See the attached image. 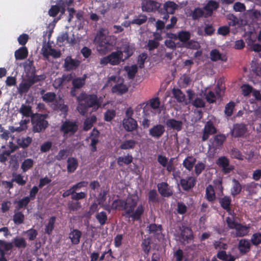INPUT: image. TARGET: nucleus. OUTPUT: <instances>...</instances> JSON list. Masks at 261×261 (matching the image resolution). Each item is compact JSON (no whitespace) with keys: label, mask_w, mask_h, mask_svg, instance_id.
Listing matches in <instances>:
<instances>
[{"label":"nucleus","mask_w":261,"mask_h":261,"mask_svg":"<svg viewBox=\"0 0 261 261\" xmlns=\"http://www.w3.org/2000/svg\"><path fill=\"white\" fill-rule=\"evenodd\" d=\"M76 101L78 103L77 110L82 115L86 114L89 108L97 110L100 106L97 96L94 94H88L83 92L76 96Z\"/></svg>","instance_id":"1"},{"label":"nucleus","mask_w":261,"mask_h":261,"mask_svg":"<svg viewBox=\"0 0 261 261\" xmlns=\"http://www.w3.org/2000/svg\"><path fill=\"white\" fill-rule=\"evenodd\" d=\"M139 199V197L137 194L129 195L125 199L126 205L122 216L127 218H132L134 221L139 220L144 213V207L142 204H139L135 211Z\"/></svg>","instance_id":"2"},{"label":"nucleus","mask_w":261,"mask_h":261,"mask_svg":"<svg viewBox=\"0 0 261 261\" xmlns=\"http://www.w3.org/2000/svg\"><path fill=\"white\" fill-rule=\"evenodd\" d=\"M95 40L97 43V50L100 54L105 55L110 51L116 44L114 37L106 36L101 31L96 36Z\"/></svg>","instance_id":"3"},{"label":"nucleus","mask_w":261,"mask_h":261,"mask_svg":"<svg viewBox=\"0 0 261 261\" xmlns=\"http://www.w3.org/2000/svg\"><path fill=\"white\" fill-rule=\"evenodd\" d=\"M47 114L36 113L31 117L32 132L34 133L44 132L48 127V122L46 120Z\"/></svg>","instance_id":"4"},{"label":"nucleus","mask_w":261,"mask_h":261,"mask_svg":"<svg viewBox=\"0 0 261 261\" xmlns=\"http://www.w3.org/2000/svg\"><path fill=\"white\" fill-rule=\"evenodd\" d=\"M123 60L122 51L117 50L112 52L107 56L101 58L100 60V64L106 66L109 64L112 66H116L119 65Z\"/></svg>","instance_id":"5"},{"label":"nucleus","mask_w":261,"mask_h":261,"mask_svg":"<svg viewBox=\"0 0 261 261\" xmlns=\"http://www.w3.org/2000/svg\"><path fill=\"white\" fill-rule=\"evenodd\" d=\"M226 222L229 228L236 230V235L237 237H242L246 236L249 232V226L243 225L241 223L236 222L233 218L227 217L226 218Z\"/></svg>","instance_id":"6"},{"label":"nucleus","mask_w":261,"mask_h":261,"mask_svg":"<svg viewBox=\"0 0 261 261\" xmlns=\"http://www.w3.org/2000/svg\"><path fill=\"white\" fill-rule=\"evenodd\" d=\"M180 232L177 237L181 244H188L193 240V231L191 228L182 226L180 227Z\"/></svg>","instance_id":"7"},{"label":"nucleus","mask_w":261,"mask_h":261,"mask_svg":"<svg viewBox=\"0 0 261 261\" xmlns=\"http://www.w3.org/2000/svg\"><path fill=\"white\" fill-rule=\"evenodd\" d=\"M161 4L152 0H142L141 9L143 12L159 13Z\"/></svg>","instance_id":"8"},{"label":"nucleus","mask_w":261,"mask_h":261,"mask_svg":"<svg viewBox=\"0 0 261 261\" xmlns=\"http://www.w3.org/2000/svg\"><path fill=\"white\" fill-rule=\"evenodd\" d=\"M78 129V126L75 122H72L69 120H66L62 124L60 130L64 133V135H73Z\"/></svg>","instance_id":"9"},{"label":"nucleus","mask_w":261,"mask_h":261,"mask_svg":"<svg viewBox=\"0 0 261 261\" xmlns=\"http://www.w3.org/2000/svg\"><path fill=\"white\" fill-rule=\"evenodd\" d=\"M247 131V127L244 123H236L230 131L231 135L234 138L244 137Z\"/></svg>","instance_id":"10"},{"label":"nucleus","mask_w":261,"mask_h":261,"mask_svg":"<svg viewBox=\"0 0 261 261\" xmlns=\"http://www.w3.org/2000/svg\"><path fill=\"white\" fill-rule=\"evenodd\" d=\"M180 184L184 191H189L196 184V177L194 176H188L186 178H181L180 179Z\"/></svg>","instance_id":"11"},{"label":"nucleus","mask_w":261,"mask_h":261,"mask_svg":"<svg viewBox=\"0 0 261 261\" xmlns=\"http://www.w3.org/2000/svg\"><path fill=\"white\" fill-rule=\"evenodd\" d=\"M217 133V128L214 125L212 121H208L204 125L202 136V141L207 140L210 135H212Z\"/></svg>","instance_id":"12"},{"label":"nucleus","mask_w":261,"mask_h":261,"mask_svg":"<svg viewBox=\"0 0 261 261\" xmlns=\"http://www.w3.org/2000/svg\"><path fill=\"white\" fill-rule=\"evenodd\" d=\"M226 139V137L224 134L216 135L210 140V146L214 150L219 149L222 147Z\"/></svg>","instance_id":"13"},{"label":"nucleus","mask_w":261,"mask_h":261,"mask_svg":"<svg viewBox=\"0 0 261 261\" xmlns=\"http://www.w3.org/2000/svg\"><path fill=\"white\" fill-rule=\"evenodd\" d=\"M165 132V127L163 125L159 124L153 126L149 130V135L151 137L159 139L164 134Z\"/></svg>","instance_id":"14"},{"label":"nucleus","mask_w":261,"mask_h":261,"mask_svg":"<svg viewBox=\"0 0 261 261\" xmlns=\"http://www.w3.org/2000/svg\"><path fill=\"white\" fill-rule=\"evenodd\" d=\"M238 249L241 255L246 254L250 251L251 243L250 241L246 239H241L238 244Z\"/></svg>","instance_id":"15"},{"label":"nucleus","mask_w":261,"mask_h":261,"mask_svg":"<svg viewBox=\"0 0 261 261\" xmlns=\"http://www.w3.org/2000/svg\"><path fill=\"white\" fill-rule=\"evenodd\" d=\"M81 62L77 59H73L71 56H67L65 59L64 67L66 71L75 69L79 66Z\"/></svg>","instance_id":"16"},{"label":"nucleus","mask_w":261,"mask_h":261,"mask_svg":"<svg viewBox=\"0 0 261 261\" xmlns=\"http://www.w3.org/2000/svg\"><path fill=\"white\" fill-rule=\"evenodd\" d=\"M158 191L161 195L164 197H168L172 195V191L170 189L168 184L165 182L158 184L157 185Z\"/></svg>","instance_id":"17"},{"label":"nucleus","mask_w":261,"mask_h":261,"mask_svg":"<svg viewBox=\"0 0 261 261\" xmlns=\"http://www.w3.org/2000/svg\"><path fill=\"white\" fill-rule=\"evenodd\" d=\"M166 125L168 128L179 132L182 127V122L180 120H177L174 118L168 119L166 121Z\"/></svg>","instance_id":"18"},{"label":"nucleus","mask_w":261,"mask_h":261,"mask_svg":"<svg viewBox=\"0 0 261 261\" xmlns=\"http://www.w3.org/2000/svg\"><path fill=\"white\" fill-rule=\"evenodd\" d=\"M177 8V5L176 4L173 2L168 1L164 4L163 8H160L159 13H165V12H167L170 14H173Z\"/></svg>","instance_id":"19"},{"label":"nucleus","mask_w":261,"mask_h":261,"mask_svg":"<svg viewBox=\"0 0 261 261\" xmlns=\"http://www.w3.org/2000/svg\"><path fill=\"white\" fill-rule=\"evenodd\" d=\"M123 126L127 132H132L138 127L137 121L133 119H123Z\"/></svg>","instance_id":"20"},{"label":"nucleus","mask_w":261,"mask_h":261,"mask_svg":"<svg viewBox=\"0 0 261 261\" xmlns=\"http://www.w3.org/2000/svg\"><path fill=\"white\" fill-rule=\"evenodd\" d=\"M82 234V232L79 229H73L71 230L69 233V238L70 239L72 244H79L80 242Z\"/></svg>","instance_id":"21"},{"label":"nucleus","mask_w":261,"mask_h":261,"mask_svg":"<svg viewBox=\"0 0 261 261\" xmlns=\"http://www.w3.org/2000/svg\"><path fill=\"white\" fill-rule=\"evenodd\" d=\"M219 3L215 1H208L206 4L203 7V10L206 12V15L211 16L213 11L217 9L219 7Z\"/></svg>","instance_id":"22"},{"label":"nucleus","mask_w":261,"mask_h":261,"mask_svg":"<svg viewBox=\"0 0 261 261\" xmlns=\"http://www.w3.org/2000/svg\"><path fill=\"white\" fill-rule=\"evenodd\" d=\"M210 55L211 60L214 62H216L219 60L226 62L227 59L225 55H222L217 49H212L210 51Z\"/></svg>","instance_id":"23"},{"label":"nucleus","mask_w":261,"mask_h":261,"mask_svg":"<svg viewBox=\"0 0 261 261\" xmlns=\"http://www.w3.org/2000/svg\"><path fill=\"white\" fill-rule=\"evenodd\" d=\"M32 86L33 85L28 79H23L22 82L19 84L18 87V93L22 94L27 93Z\"/></svg>","instance_id":"24"},{"label":"nucleus","mask_w":261,"mask_h":261,"mask_svg":"<svg viewBox=\"0 0 261 261\" xmlns=\"http://www.w3.org/2000/svg\"><path fill=\"white\" fill-rule=\"evenodd\" d=\"M67 170L68 173L74 172L78 167L77 160L73 157H69L67 160Z\"/></svg>","instance_id":"25"},{"label":"nucleus","mask_w":261,"mask_h":261,"mask_svg":"<svg viewBox=\"0 0 261 261\" xmlns=\"http://www.w3.org/2000/svg\"><path fill=\"white\" fill-rule=\"evenodd\" d=\"M133 161V157L131 154L128 153L124 156H119L117 159V163L119 167L123 165H128L132 163Z\"/></svg>","instance_id":"26"},{"label":"nucleus","mask_w":261,"mask_h":261,"mask_svg":"<svg viewBox=\"0 0 261 261\" xmlns=\"http://www.w3.org/2000/svg\"><path fill=\"white\" fill-rule=\"evenodd\" d=\"M242 189V185L240 184L239 181L234 178L233 179L232 186L230 189V194L233 197H235L236 196L239 195L241 193Z\"/></svg>","instance_id":"27"},{"label":"nucleus","mask_w":261,"mask_h":261,"mask_svg":"<svg viewBox=\"0 0 261 261\" xmlns=\"http://www.w3.org/2000/svg\"><path fill=\"white\" fill-rule=\"evenodd\" d=\"M28 55V50L26 47L22 46L15 51L16 60H21L25 59Z\"/></svg>","instance_id":"28"},{"label":"nucleus","mask_w":261,"mask_h":261,"mask_svg":"<svg viewBox=\"0 0 261 261\" xmlns=\"http://www.w3.org/2000/svg\"><path fill=\"white\" fill-rule=\"evenodd\" d=\"M196 159L193 156H187L183 161V166L188 170L191 171L195 164Z\"/></svg>","instance_id":"29"},{"label":"nucleus","mask_w":261,"mask_h":261,"mask_svg":"<svg viewBox=\"0 0 261 261\" xmlns=\"http://www.w3.org/2000/svg\"><path fill=\"white\" fill-rule=\"evenodd\" d=\"M56 221V217L51 216L48 219V221L47 224L45 226L44 230L45 232L50 235L51 234L53 230L55 228V224Z\"/></svg>","instance_id":"30"},{"label":"nucleus","mask_w":261,"mask_h":261,"mask_svg":"<svg viewBox=\"0 0 261 261\" xmlns=\"http://www.w3.org/2000/svg\"><path fill=\"white\" fill-rule=\"evenodd\" d=\"M219 203L223 210L228 209L231 203V198L229 196H224L218 199Z\"/></svg>","instance_id":"31"},{"label":"nucleus","mask_w":261,"mask_h":261,"mask_svg":"<svg viewBox=\"0 0 261 261\" xmlns=\"http://www.w3.org/2000/svg\"><path fill=\"white\" fill-rule=\"evenodd\" d=\"M172 93L177 102H182L185 100L186 96L180 89L174 88L172 90Z\"/></svg>","instance_id":"32"},{"label":"nucleus","mask_w":261,"mask_h":261,"mask_svg":"<svg viewBox=\"0 0 261 261\" xmlns=\"http://www.w3.org/2000/svg\"><path fill=\"white\" fill-rule=\"evenodd\" d=\"M217 257L219 259L224 261H234L236 259V257L231 254H227L226 252L224 250L218 251Z\"/></svg>","instance_id":"33"},{"label":"nucleus","mask_w":261,"mask_h":261,"mask_svg":"<svg viewBox=\"0 0 261 261\" xmlns=\"http://www.w3.org/2000/svg\"><path fill=\"white\" fill-rule=\"evenodd\" d=\"M32 142V138L30 137H21L18 139L17 143L18 145L22 148L25 149L28 147Z\"/></svg>","instance_id":"34"},{"label":"nucleus","mask_w":261,"mask_h":261,"mask_svg":"<svg viewBox=\"0 0 261 261\" xmlns=\"http://www.w3.org/2000/svg\"><path fill=\"white\" fill-rule=\"evenodd\" d=\"M128 90L126 86L123 84H118L114 85L112 88L113 93L118 94H123L126 93Z\"/></svg>","instance_id":"35"},{"label":"nucleus","mask_w":261,"mask_h":261,"mask_svg":"<svg viewBox=\"0 0 261 261\" xmlns=\"http://www.w3.org/2000/svg\"><path fill=\"white\" fill-rule=\"evenodd\" d=\"M13 246L18 248H25L27 244L25 239L22 237H15L12 240Z\"/></svg>","instance_id":"36"},{"label":"nucleus","mask_w":261,"mask_h":261,"mask_svg":"<svg viewBox=\"0 0 261 261\" xmlns=\"http://www.w3.org/2000/svg\"><path fill=\"white\" fill-rule=\"evenodd\" d=\"M126 205L125 200L117 199L114 200L112 204V207L114 210H125Z\"/></svg>","instance_id":"37"},{"label":"nucleus","mask_w":261,"mask_h":261,"mask_svg":"<svg viewBox=\"0 0 261 261\" xmlns=\"http://www.w3.org/2000/svg\"><path fill=\"white\" fill-rule=\"evenodd\" d=\"M86 75H84L82 77H76L72 80V86L78 89L82 88L85 84V80Z\"/></svg>","instance_id":"38"},{"label":"nucleus","mask_w":261,"mask_h":261,"mask_svg":"<svg viewBox=\"0 0 261 261\" xmlns=\"http://www.w3.org/2000/svg\"><path fill=\"white\" fill-rule=\"evenodd\" d=\"M205 196L207 200L210 202L213 201L216 199V195L213 187L209 185L206 188Z\"/></svg>","instance_id":"39"},{"label":"nucleus","mask_w":261,"mask_h":261,"mask_svg":"<svg viewBox=\"0 0 261 261\" xmlns=\"http://www.w3.org/2000/svg\"><path fill=\"white\" fill-rule=\"evenodd\" d=\"M191 38V34L189 31H181L178 33V39L185 44Z\"/></svg>","instance_id":"40"},{"label":"nucleus","mask_w":261,"mask_h":261,"mask_svg":"<svg viewBox=\"0 0 261 261\" xmlns=\"http://www.w3.org/2000/svg\"><path fill=\"white\" fill-rule=\"evenodd\" d=\"M19 112L23 116L26 117H29L33 115L32 112V108L29 105H25L22 104L19 109Z\"/></svg>","instance_id":"41"},{"label":"nucleus","mask_w":261,"mask_h":261,"mask_svg":"<svg viewBox=\"0 0 261 261\" xmlns=\"http://www.w3.org/2000/svg\"><path fill=\"white\" fill-rule=\"evenodd\" d=\"M136 144V141L134 140H127L122 142L120 145L121 149H133Z\"/></svg>","instance_id":"42"},{"label":"nucleus","mask_w":261,"mask_h":261,"mask_svg":"<svg viewBox=\"0 0 261 261\" xmlns=\"http://www.w3.org/2000/svg\"><path fill=\"white\" fill-rule=\"evenodd\" d=\"M24 220V215L22 212H15L13 217V221L14 224L20 225L23 223Z\"/></svg>","instance_id":"43"},{"label":"nucleus","mask_w":261,"mask_h":261,"mask_svg":"<svg viewBox=\"0 0 261 261\" xmlns=\"http://www.w3.org/2000/svg\"><path fill=\"white\" fill-rule=\"evenodd\" d=\"M147 20V17L145 14H140L138 17L134 18L132 20V24H137L138 25H142L145 23Z\"/></svg>","instance_id":"44"},{"label":"nucleus","mask_w":261,"mask_h":261,"mask_svg":"<svg viewBox=\"0 0 261 261\" xmlns=\"http://www.w3.org/2000/svg\"><path fill=\"white\" fill-rule=\"evenodd\" d=\"M34 165V161L32 159H25L22 163L21 165V169L23 172H25L30 169Z\"/></svg>","instance_id":"45"},{"label":"nucleus","mask_w":261,"mask_h":261,"mask_svg":"<svg viewBox=\"0 0 261 261\" xmlns=\"http://www.w3.org/2000/svg\"><path fill=\"white\" fill-rule=\"evenodd\" d=\"M28 80L30 82L32 85L35 83L45 79L44 75H37L35 74V71L31 73V75L28 77Z\"/></svg>","instance_id":"46"},{"label":"nucleus","mask_w":261,"mask_h":261,"mask_svg":"<svg viewBox=\"0 0 261 261\" xmlns=\"http://www.w3.org/2000/svg\"><path fill=\"white\" fill-rule=\"evenodd\" d=\"M56 98V94L54 92H48L42 96V100L46 103L54 102Z\"/></svg>","instance_id":"47"},{"label":"nucleus","mask_w":261,"mask_h":261,"mask_svg":"<svg viewBox=\"0 0 261 261\" xmlns=\"http://www.w3.org/2000/svg\"><path fill=\"white\" fill-rule=\"evenodd\" d=\"M30 200L29 199L28 197H24L18 201H15L14 203L17 204V208L18 210L21 208H25L30 202Z\"/></svg>","instance_id":"48"},{"label":"nucleus","mask_w":261,"mask_h":261,"mask_svg":"<svg viewBox=\"0 0 261 261\" xmlns=\"http://www.w3.org/2000/svg\"><path fill=\"white\" fill-rule=\"evenodd\" d=\"M95 218L101 226L105 225L108 220L107 214L103 211L97 213L95 216Z\"/></svg>","instance_id":"49"},{"label":"nucleus","mask_w":261,"mask_h":261,"mask_svg":"<svg viewBox=\"0 0 261 261\" xmlns=\"http://www.w3.org/2000/svg\"><path fill=\"white\" fill-rule=\"evenodd\" d=\"M235 103L232 101H230L226 105L224 113L226 116L230 117L232 115Z\"/></svg>","instance_id":"50"},{"label":"nucleus","mask_w":261,"mask_h":261,"mask_svg":"<svg viewBox=\"0 0 261 261\" xmlns=\"http://www.w3.org/2000/svg\"><path fill=\"white\" fill-rule=\"evenodd\" d=\"M250 242L251 244L255 246L261 244V233L255 232L253 233L251 237Z\"/></svg>","instance_id":"51"},{"label":"nucleus","mask_w":261,"mask_h":261,"mask_svg":"<svg viewBox=\"0 0 261 261\" xmlns=\"http://www.w3.org/2000/svg\"><path fill=\"white\" fill-rule=\"evenodd\" d=\"M148 202L155 203L159 201L158 193L155 190H150L148 194Z\"/></svg>","instance_id":"52"},{"label":"nucleus","mask_w":261,"mask_h":261,"mask_svg":"<svg viewBox=\"0 0 261 261\" xmlns=\"http://www.w3.org/2000/svg\"><path fill=\"white\" fill-rule=\"evenodd\" d=\"M183 47L188 49H198L200 47V45L196 41L189 40L184 44Z\"/></svg>","instance_id":"53"},{"label":"nucleus","mask_w":261,"mask_h":261,"mask_svg":"<svg viewBox=\"0 0 261 261\" xmlns=\"http://www.w3.org/2000/svg\"><path fill=\"white\" fill-rule=\"evenodd\" d=\"M223 239L221 238L219 240L214 242L213 245L215 249H223L224 251L227 249L228 245L226 243H223Z\"/></svg>","instance_id":"54"},{"label":"nucleus","mask_w":261,"mask_h":261,"mask_svg":"<svg viewBox=\"0 0 261 261\" xmlns=\"http://www.w3.org/2000/svg\"><path fill=\"white\" fill-rule=\"evenodd\" d=\"M12 176V181L16 182L20 186H24L25 184L26 181L23 179V176L21 174L13 173Z\"/></svg>","instance_id":"55"},{"label":"nucleus","mask_w":261,"mask_h":261,"mask_svg":"<svg viewBox=\"0 0 261 261\" xmlns=\"http://www.w3.org/2000/svg\"><path fill=\"white\" fill-rule=\"evenodd\" d=\"M204 14L203 10L200 8H196L192 12L191 15L193 20H197L201 17Z\"/></svg>","instance_id":"56"},{"label":"nucleus","mask_w":261,"mask_h":261,"mask_svg":"<svg viewBox=\"0 0 261 261\" xmlns=\"http://www.w3.org/2000/svg\"><path fill=\"white\" fill-rule=\"evenodd\" d=\"M63 102V100L61 99L59 102L56 101L57 103L55 105L57 109L59 110L63 114H66L68 111V107Z\"/></svg>","instance_id":"57"},{"label":"nucleus","mask_w":261,"mask_h":261,"mask_svg":"<svg viewBox=\"0 0 261 261\" xmlns=\"http://www.w3.org/2000/svg\"><path fill=\"white\" fill-rule=\"evenodd\" d=\"M126 70L127 72L128 77L129 79H133L138 71V67L136 65H133L128 68V70L126 69Z\"/></svg>","instance_id":"58"},{"label":"nucleus","mask_w":261,"mask_h":261,"mask_svg":"<svg viewBox=\"0 0 261 261\" xmlns=\"http://www.w3.org/2000/svg\"><path fill=\"white\" fill-rule=\"evenodd\" d=\"M25 233L27 234L28 238L30 241L35 240L38 235L37 231L33 228H31L27 230Z\"/></svg>","instance_id":"59"},{"label":"nucleus","mask_w":261,"mask_h":261,"mask_svg":"<svg viewBox=\"0 0 261 261\" xmlns=\"http://www.w3.org/2000/svg\"><path fill=\"white\" fill-rule=\"evenodd\" d=\"M81 207V205L80 202L79 201H69L68 203V209L72 212H74L77 211Z\"/></svg>","instance_id":"60"},{"label":"nucleus","mask_w":261,"mask_h":261,"mask_svg":"<svg viewBox=\"0 0 261 261\" xmlns=\"http://www.w3.org/2000/svg\"><path fill=\"white\" fill-rule=\"evenodd\" d=\"M147 57V55L145 53H143L138 56L137 62L140 68H144V63Z\"/></svg>","instance_id":"61"},{"label":"nucleus","mask_w":261,"mask_h":261,"mask_svg":"<svg viewBox=\"0 0 261 261\" xmlns=\"http://www.w3.org/2000/svg\"><path fill=\"white\" fill-rule=\"evenodd\" d=\"M217 164L221 167L224 168L229 166V162L225 156H221L218 158L217 161Z\"/></svg>","instance_id":"62"},{"label":"nucleus","mask_w":261,"mask_h":261,"mask_svg":"<svg viewBox=\"0 0 261 261\" xmlns=\"http://www.w3.org/2000/svg\"><path fill=\"white\" fill-rule=\"evenodd\" d=\"M60 9L61 8L59 5H53L48 10V15L51 17H55L59 13Z\"/></svg>","instance_id":"63"},{"label":"nucleus","mask_w":261,"mask_h":261,"mask_svg":"<svg viewBox=\"0 0 261 261\" xmlns=\"http://www.w3.org/2000/svg\"><path fill=\"white\" fill-rule=\"evenodd\" d=\"M251 70L256 76H261V64L258 63L252 64Z\"/></svg>","instance_id":"64"}]
</instances>
